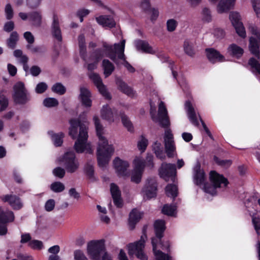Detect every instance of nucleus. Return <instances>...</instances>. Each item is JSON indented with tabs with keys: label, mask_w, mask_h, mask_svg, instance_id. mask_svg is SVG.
<instances>
[{
	"label": "nucleus",
	"mask_w": 260,
	"mask_h": 260,
	"mask_svg": "<svg viewBox=\"0 0 260 260\" xmlns=\"http://www.w3.org/2000/svg\"><path fill=\"white\" fill-rule=\"evenodd\" d=\"M28 19L32 22V25L40 27L42 24V16L39 11H33L28 13Z\"/></svg>",
	"instance_id": "obj_31"
},
{
	"label": "nucleus",
	"mask_w": 260,
	"mask_h": 260,
	"mask_svg": "<svg viewBox=\"0 0 260 260\" xmlns=\"http://www.w3.org/2000/svg\"><path fill=\"white\" fill-rule=\"evenodd\" d=\"M185 107L187 111L188 118L190 122L196 126L199 125L196 113L190 101H187L185 103Z\"/></svg>",
	"instance_id": "obj_23"
},
{
	"label": "nucleus",
	"mask_w": 260,
	"mask_h": 260,
	"mask_svg": "<svg viewBox=\"0 0 260 260\" xmlns=\"http://www.w3.org/2000/svg\"><path fill=\"white\" fill-rule=\"evenodd\" d=\"M125 41L122 40L119 44H115L114 48L111 45L103 44V47L105 49L107 53L106 56L110 58L115 64H118V61L116 57V53L124 51Z\"/></svg>",
	"instance_id": "obj_7"
},
{
	"label": "nucleus",
	"mask_w": 260,
	"mask_h": 260,
	"mask_svg": "<svg viewBox=\"0 0 260 260\" xmlns=\"http://www.w3.org/2000/svg\"><path fill=\"white\" fill-rule=\"evenodd\" d=\"M184 50L186 54L192 57L194 55V51L192 46L189 44L187 41H185L184 43Z\"/></svg>",
	"instance_id": "obj_56"
},
{
	"label": "nucleus",
	"mask_w": 260,
	"mask_h": 260,
	"mask_svg": "<svg viewBox=\"0 0 260 260\" xmlns=\"http://www.w3.org/2000/svg\"><path fill=\"white\" fill-rule=\"evenodd\" d=\"M166 196L175 199L178 196L177 186L174 184H168L165 187Z\"/></svg>",
	"instance_id": "obj_38"
},
{
	"label": "nucleus",
	"mask_w": 260,
	"mask_h": 260,
	"mask_svg": "<svg viewBox=\"0 0 260 260\" xmlns=\"http://www.w3.org/2000/svg\"><path fill=\"white\" fill-rule=\"evenodd\" d=\"M99 92L102 95L103 97L106 100H110L112 99V96L110 92L108 91L106 86L102 83V84L96 86Z\"/></svg>",
	"instance_id": "obj_46"
},
{
	"label": "nucleus",
	"mask_w": 260,
	"mask_h": 260,
	"mask_svg": "<svg viewBox=\"0 0 260 260\" xmlns=\"http://www.w3.org/2000/svg\"><path fill=\"white\" fill-rule=\"evenodd\" d=\"M259 42H260V37H258V39L251 37L249 39V50L251 53L258 59L260 58Z\"/></svg>",
	"instance_id": "obj_27"
},
{
	"label": "nucleus",
	"mask_w": 260,
	"mask_h": 260,
	"mask_svg": "<svg viewBox=\"0 0 260 260\" xmlns=\"http://www.w3.org/2000/svg\"><path fill=\"white\" fill-rule=\"evenodd\" d=\"M69 123L70 127L69 134L73 139H75L77 138L78 127H79V133L81 131L84 132H87L88 128L86 125L79 119L72 118L69 120Z\"/></svg>",
	"instance_id": "obj_9"
},
{
	"label": "nucleus",
	"mask_w": 260,
	"mask_h": 260,
	"mask_svg": "<svg viewBox=\"0 0 260 260\" xmlns=\"http://www.w3.org/2000/svg\"><path fill=\"white\" fill-rule=\"evenodd\" d=\"M178 25L177 21L174 19H169L167 22V28L168 31L172 32L174 31Z\"/></svg>",
	"instance_id": "obj_57"
},
{
	"label": "nucleus",
	"mask_w": 260,
	"mask_h": 260,
	"mask_svg": "<svg viewBox=\"0 0 260 260\" xmlns=\"http://www.w3.org/2000/svg\"><path fill=\"white\" fill-rule=\"evenodd\" d=\"M143 192L147 199L150 200L155 198L157 195V183L153 178H148L147 180L145 186L143 189Z\"/></svg>",
	"instance_id": "obj_12"
},
{
	"label": "nucleus",
	"mask_w": 260,
	"mask_h": 260,
	"mask_svg": "<svg viewBox=\"0 0 260 260\" xmlns=\"http://www.w3.org/2000/svg\"><path fill=\"white\" fill-rule=\"evenodd\" d=\"M90 79L93 81L95 86L103 83L102 79L99 74L97 73H93L89 75Z\"/></svg>",
	"instance_id": "obj_60"
},
{
	"label": "nucleus",
	"mask_w": 260,
	"mask_h": 260,
	"mask_svg": "<svg viewBox=\"0 0 260 260\" xmlns=\"http://www.w3.org/2000/svg\"><path fill=\"white\" fill-rule=\"evenodd\" d=\"M205 179V173L203 170L200 169L199 167L196 171L194 175V182L197 185H200L204 183Z\"/></svg>",
	"instance_id": "obj_41"
},
{
	"label": "nucleus",
	"mask_w": 260,
	"mask_h": 260,
	"mask_svg": "<svg viewBox=\"0 0 260 260\" xmlns=\"http://www.w3.org/2000/svg\"><path fill=\"white\" fill-rule=\"evenodd\" d=\"M51 32L54 39L58 42H62V37L59 19L55 13L53 15V21L51 25Z\"/></svg>",
	"instance_id": "obj_15"
},
{
	"label": "nucleus",
	"mask_w": 260,
	"mask_h": 260,
	"mask_svg": "<svg viewBox=\"0 0 260 260\" xmlns=\"http://www.w3.org/2000/svg\"><path fill=\"white\" fill-rule=\"evenodd\" d=\"M50 188L53 192L58 193L63 191L65 189V186L62 183L55 181L50 185Z\"/></svg>",
	"instance_id": "obj_49"
},
{
	"label": "nucleus",
	"mask_w": 260,
	"mask_h": 260,
	"mask_svg": "<svg viewBox=\"0 0 260 260\" xmlns=\"http://www.w3.org/2000/svg\"><path fill=\"white\" fill-rule=\"evenodd\" d=\"M102 66L104 69V74L106 77L111 75L115 70L114 64L107 59L103 60Z\"/></svg>",
	"instance_id": "obj_35"
},
{
	"label": "nucleus",
	"mask_w": 260,
	"mask_h": 260,
	"mask_svg": "<svg viewBox=\"0 0 260 260\" xmlns=\"http://www.w3.org/2000/svg\"><path fill=\"white\" fill-rule=\"evenodd\" d=\"M62 162L68 173H73L79 168V163L74 151L66 152L62 157Z\"/></svg>",
	"instance_id": "obj_6"
},
{
	"label": "nucleus",
	"mask_w": 260,
	"mask_h": 260,
	"mask_svg": "<svg viewBox=\"0 0 260 260\" xmlns=\"http://www.w3.org/2000/svg\"><path fill=\"white\" fill-rule=\"evenodd\" d=\"M213 160L218 166L225 168L230 167L232 164V161L230 159H221L216 155H214Z\"/></svg>",
	"instance_id": "obj_43"
},
{
	"label": "nucleus",
	"mask_w": 260,
	"mask_h": 260,
	"mask_svg": "<svg viewBox=\"0 0 260 260\" xmlns=\"http://www.w3.org/2000/svg\"><path fill=\"white\" fill-rule=\"evenodd\" d=\"M158 173L160 178L167 180L176 175V166L173 164L163 162L158 170Z\"/></svg>",
	"instance_id": "obj_11"
},
{
	"label": "nucleus",
	"mask_w": 260,
	"mask_h": 260,
	"mask_svg": "<svg viewBox=\"0 0 260 260\" xmlns=\"http://www.w3.org/2000/svg\"><path fill=\"white\" fill-rule=\"evenodd\" d=\"M141 140L138 142V148L142 152L146 150L148 144V140L143 136H141Z\"/></svg>",
	"instance_id": "obj_54"
},
{
	"label": "nucleus",
	"mask_w": 260,
	"mask_h": 260,
	"mask_svg": "<svg viewBox=\"0 0 260 260\" xmlns=\"http://www.w3.org/2000/svg\"><path fill=\"white\" fill-rule=\"evenodd\" d=\"M134 171L143 173L145 167L144 160L139 158H136L134 160Z\"/></svg>",
	"instance_id": "obj_45"
},
{
	"label": "nucleus",
	"mask_w": 260,
	"mask_h": 260,
	"mask_svg": "<svg viewBox=\"0 0 260 260\" xmlns=\"http://www.w3.org/2000/svg\"><path fill=\"white\" fill-rule=\"evenodd\" d=\"M152 149L157 158L161 160L165 158L163 147L160 142L158 141L155 142L152 146Z\"/></svg>",
	"instance_id": "obj_34"
},
{
	"label": "nucleus",
	"mask_w": 260,
	"mask_h": 260,
	"mask_svg": "<svg viewBox=\"0 0 260 260\" xmlns=\"http://www.w3.org/2000/svg\"><path fill=\"white\" fill-rule=\"evenodd\" d=\"M79 54L81 58L84 60L86 61V47L85 40L83 37L80 36L79 37Z\"/></svg>",
	"instance_id": "obj_39"
},
{
	"label": "nucleus",
	"mask_w": 260,
	"mask_h": 260,
	"mask_svg": "<svg viewBox=\"0 0 260 260\" xmlns=\"http://www.w3.org/2000/svg\"><path fill=\"white\" fill-rule=\"evenodd\" d=\"M110 192L114 205L117 208H122L123 206V201L121 198V191L118 185L114 183H111Z\"/></svg>",
	"instance_id": "obj_16"
},
{
	"label": "nucleus",
	"mask_w": 260,
	"mask_h": 260,
	"mask_svg": "<svg viewBox=\"0 0 260 260\" xmlns=\"http://www.w3.org/2000/svg\"><path fill=\"white\" fill-rule=\"evenodd\" d=\"M93 120L95 127L96 135L100 142L97 148V160L100 167H104L108 164L114 149L112 145L108 144L106 138L103 136L104 127L100 122L99 118L94 116Z\"/></svg>",
	"instance_id": "obj_1"
},
{
	"label": "nucleus",
	"mask_w": 260,
	"mask_h": 260,
	"mask_svg": "<svg viewBox=\"0 0 260 260\" xmlns=\"http://www.w3.org/2000/svg\"><path fill=\"white\" fill-rule=\"evenodd\" d=\"M91 94L89 89L84 87H80L79 100L82 105L86 108H90L92 106L91 100Z\"/></svg>",
	"instance_id": "obj_18"
},
{
	"label": "nucleus",
	"mask_w": 260,
	"mask_h": 260,
	"mask_svg": "<svg viewBox=\"0 0 260 260\" xmlns=\"http://www.w3.org/2000/svg\"><path fill=\"white\" fill-rule=\"evenodd\" d=\"M27 245L31 249L35 250H41L44 248L42 241L36 239L32 240Z\"/></svg>",
	"instance_id": "obj_47"
},
{
	"label": "nucleus",
	"mask_w": 260,
	"mask_h": 260,
	"mask_svg": "<svg viewBox=\"0 0 260 260\" xmlns=\"http://www.w3.org/2000/svg\"><path fill=\"white\" fill-rule=\"evenodd\" d=\"M113 166L119 177L126 175V172L129 167V164L127 161L123 160L117 157L113 160Z\"/></svg>",
	"instance_id": "obj_17"
},
{
	"label": "nucleus",
	"mask_w": 260,
	"mask_h": 260,
	"mask_svg": "<svg viewBox=\"0 0 260 260\" xmlns=\"http://www.w3.org/2000/svg\"><path fill=\"white\" fill-rule=\"evenodd\" d=\"M252 222L256 233L258 235L260 232V218L259 217H252Z\"/></svg>",
	"instance_id": "obj_64"
},
{
	"label": "nucleus",
	"mask_w": 260,
	"mask_h": 260,
	"mask_svg": "<svg viewBox=\"0 0 260 260\" xmlns=\"http://www.w3.org/2000/svg\"><path fill=\"white\" fill-rule=\"evenodd\" d=\"M14 215L12 211L5 212L0 207V224H6L14 220Z\"/></svg>",
	"instance_id": "obj_30"
},
{
	"label": "nucleus",
	"mask_w": 260,
	"mask_h": 260,
	"mask_svg": "<svg viewBox=\"0 0 260 260\" xmlns=\"http://www.w3.org/2000/svg\"><path fill=\"white\" fill-rule=\"evenodd\" d=\"M209 179L214 189L220 187L221 184H223V187H226L229 184L227 178L215 171L210 172Z\"/></svg>",
	"instance_id": "obj_10"
},
{
	"label": "nucleus",
	"mask_w": 260,
	"mask_h": 260,
	"mask_svg": "<svg viewBox=\"0 0 260 260\" xmlns=\"http://www.w3.org/2000/svg\"><path fill=\"white\" fill-rule=\"evenodd\" d=\"M48 134L51 136L52 141L53 142L54 146L56 147H60L63 143V138L64 136L62 132L59 133H54L53 131H49Z\"/></svg>",
	"instance_id": "obj_32"
},
{
	"label": "nucleus",
	"mask_w": 260,
	"mask_h": 260,
	"mask_svg": "<svg viewBox=\"0 0 260 260\" xmlns=\"http://www.w3.org/2000/svg\"><path fill=\"white\" fill-rule=\"evenodd\" d=\"M97 22L103 27H107L110 28H113L116 25V23L113 18L107 15H101L96 18Z\"/></svg>",
	"instance_id": "obj_25"
},
{
	"label": "nucleus",
	"mask_w": 260,
	"mask_h": 260,
	"mask_svg": "<svg viewBox=\"0 0 260 260\" xmlns=\"http://www.w3.org/2000/svg\"><path fill=\"white\" fill-rule=\"evenodd\" d=\"M101 113L103 119L113 122L114 115H117V110L115 108L111 109L108 104H106L103 106Z\"/></svg>",
	"instance_id": "obj_21"
},
{
	"label": "nucleus",
	"mask_w": 260,
	"mask_h": 260,
	"mask_svg": "<svg viewBox=\"0 0 260 260\" xmlns=\"http://www.w3.org/2000/svg\"><path fill=\"white\" fill-rule=\"evenodd\" d=\"M9 105L8 99L4 94H0V112L5 111Z\"/></svg>",
	"instance_id": "obj_55"
},
{
	"label": "nucleus",
	"mask_w": 260,
	"mask_h": 260,
	"mask_svg": "<svg viewBox=\"0 0 260 260\" xmlns=\"http://www.w3.org/2000/svg\"><path fill=\"white\" fill-rule=\"evenodd\" d=\"M136 47L138 50H141L143 52L146 53L153 54L152 47L149 45V43L144 40H138L136 41Z\"/></svg>",
	"instance_id": "obj_29"
},
{
	"label": "nucleus",
	"mask_w": 260,
	"mask_h": 260,
	"mask_svg": "<svg viewBox=\"0 0 260 260\" xmlns=\"http://www.w3.org/2000/svg\"><path fill=\"white\" fill-rule=\"evenodd\" d=\"M88 137V132H84L83 131H81L79 133L78 138L74 145V149L76 153H82L86 151L87 153H92L93 151L90 145L87 143Z\"/></svg>",
	"instance_id": "obj_5"
},
{
	"label": "nucleus",
	"mask_w": 260,
	"mask_h": 260,
	"mask_svg": "<svg viewBox=\"0 0 260 260\" xmlns=\"http://www.w3.org/2000/svg\"><path fill=\"white\" fill-rule=\"evenodd\" d=\"M202 20L205 22H210L212 21L211 11L208 8H203L202 12Z\"/></svg>",
	"instance_id": "obj_52"
},
{
	"label": "nucleus",
	"mask_w": 260,
	"mask_h": 260,
	"mask_svg": "<svg viewBox=\"0 0 260 260\" xmlns=\"http://www.w3.org/2000/svg\"><path fill=\"white\" fill-rule=\"evenodd\" d=\"M154 157L152 154L148 153L146 159L144 160L145 167L149 168L150 169L153 168L154 164L153 162Z\"/></svg>",
	"instance_id": "obj_58"
},
{
	"label": "nucleus",
	"mask_w": 260,
	"mask_h": 260,
	"mask_svg": "<svg viewBox=\"0 0 260 260\" xmlns=\"http://www.w3.org/2000/svg\"><path fill=\"white\" fill-rule=\"evenodd\" d=\"M248 63L252 69L254 70L253 72L260 75V63L255 58L251 57L249 59Z\"/></svg>",
	"instance_id": "obj_50"
},
{
	"label": "nucleus",
	"mask_w": 260,
	"mask_h": 260,
	"mask_svg": "<svg viewBox=\"0 0 260 260\" xmlns=\"http://www.w3.org/2000/svg\"><path fill=\"white\" fill-rule=\"evenodd\" d=\"M240 15L236 12H232L230 14V19L234 27L237 34L241 38L246 37V31L243 23L241 21Z\"/></svg>",
	"instance_id": "obj_8"
},
{
	"label": "nucleus",
	"mask_w": 260,
	"mask_h": 260,
	"mask_svg": "<svg viewBox=\"0 0 260 260\" xmlns=\"http://www.w3.org/2000/svg\"><path fill=\"white\" fill-rule=\"evenodd\" d=\"M153 226L155 237L151 238V244H152V239H155L157 242V246L158 239L161 241V239L164 237V232L166 229L165 221L162 219L156 220L154 222Z\"/></svg>",
	"instance_id": "obj_14"
},
{
	"label": "nucleus",
	"mask_w": 260,
	"mask_h": 260,
	"mask_svg": "<svg viewBox=\"0 0 260 260\" xmlns=\"http://www.w3.org/2000/svg\"><path fill=\"white\" fill-rule=\"evenodd\" d=\"M120 116L123 126L127 128L128 131L133 132L134 131V127L128 117L123 113H120Z\"/></svg>",
	"instance_id": "obj_44"
},
{
	"label": "nucleus",
	"mask_w": 260,
	"mask_h": 260,
	"mask_svg": "<svg viewBox=\"0 0 260 260\" xmlns=\"http://www.w3.org/2000/svg\"><path fill=\"white\" fill-rule=\"evenodd\" d=\"M1 198L4 202H8L14 210H20L23 207L20 198L16 195L7 194Z\"/></svg>",
	"instance_id": "obj_19"
},
{
	"label": "nucleus",
	"mask_w": 260,
	"mask_h": 260,
	"mask_svg": "<svg viewBox=\"0 0 260 260\" xmlns=\"http://www.w3.org/2000/svg\"><path fill=\"white\" fill-rule=\"evenodd\" d=\"M141 218L142 215L137 209H133L129 213L128 218V225L131 230H133L135 228L136 224Z\"/></svg>",
	"instance_id": "obj_24"
},
{
	"label": "nucleus",
	"mask_w": 260,
	"mask_h": 260,
	"mask_svg": "<svg viewBox=\"0 0 260 260\" xmlns=\"http://www.w3.org/2000/svg\"><path fill=\"white\" fill-rule=\"evenodd\" d=\"M12 98L14 102L17 105H25L31 100V95L21 81L16 82L13 86Z\"/></svg>",
	"instance_id": "obj_3"
},
{
	"label": "nucleus",
	"mask_w": 260,
	"mask_h": 260,
	"mask_svg": "<svg viewBox=\"0 0 260 260\" xmlns=\"http://www.w3.org/2000/svg\"><path fill=\"white\" fill-rule=\"evenodd\" d=\"M143 235L141 237L139 240L127 245L128 254L129 256L135 254L136 257L141 260H148V257L144 251L145 243L144 237L147 238L145 226L143 228Z\"/></svg>",
	"instance_id": "obj_2"
},
{
	"label": "nucleus",
	"mask_w": 260,
	"mask_h": 260,
	"mask_svg": "<svg viewBox=\"0 0 260 260\" xmlns=\"http://www.w3.org/2000/svg\"><path fill=\"white\" fill-rule=\"evenodd\" d=\"M53 92L59 95H63L66 92V88L59 82L56 83L51 87Z\"/></svg>",
	"instance_id": "obj_48"
},
{
	"label": "nucleus",
	"mask_w": 260,
	"mask_h": 260,
	"mask_svg": "<svg viewBox=\"0 0 260 260\" xmlns=\"http://www.w3.org/2000/svg\"><path fill=\"white\" fill-rule=\"evenodd\" d=\"M156 241L152 239V250L156 257V260H172V257L168 254H166L160 250H156Z\"/></svg>",
	"instance_id": "obj_28"
},
{
	"label": "nucleus",
	"mask_w": 260,
	"mask_h": 260,
	"mask_svg": "<svg viewBox=\"0 0 260 260\" xmlns=\"http://www.w3.org/2000/svg\"><path fill=\"white\" fill-rule=\"evenodd\" d=\"M5 12L7 19L11 20L13 17L14 11L10 4L6 5Z\"/></svg>",
	"instance_id": "obj_62"
},
{
	"label": "nucleus",
	"mask_w": 260,
	"mask_h": 260,
	"mask_svg": "<svg viewBox=\"0 0 260 260\" xmlns=\"http://www.w3.org/2000/svg\"><path fill=\"white\" fill-rule=\"evenodd\" d=\"M158 115L160 125L164 128H168L170 125L169 117L165 103L162 101L158 106Z\"/></svg>",
	"instance_id": "obj_13"
},
{
	"label": "nucleus",
	"mask_w": 260,
	"mask_h": 260,
	"mask_svg": "<svg viewBox=\"0 0 260 260\" xmlns=\"http://www.w3.org/2000/svg\"><path fill=\"white\" fill-rule=\"evenodd\" d=\"M74 256L75 260H88L81 250H76L74 252Z\"/></svg>",
	"instance_id": "obj_63"
},
{
	"label": "nucleus",
	"mask_w": 260,
	"mask_h": 260,
	"mask_svg": "<svg viewBox=\"0 0 260 260\" xmlns=\"http://www.w3.org/2000/svg\"><path fill=\"white\" fill-rule=\"evenodd\" d=\"M106 250L105 240H92L88 243L87 250L90 257L94 260H99L102 252Z\"/></svg>",
	"instance_id": "obj_4"
},
{
	"label": "nucleus",
	"mask_w": 260,
	"mask_h": 260,
	"mask_svg": "<svg viewBox=\"0 0 260 260\" xmlns=\"http://www.w3.org/2000/svg\"><path fill=\"white\" fill-rule=\"evenodd\" d=\"M104 56V50L102 48H98L90 53L89 59L95 62V63H98Z\"/></svg>",
	"instance_id": "obj_37"
},
{
	"label": "nucleus",
	"mask_w": 260,
	"mask_h": 260,
	"mask_svg": "<svg viewBox=\"0 0 260 260\" xmlns=\"http://www.w3.org/2000/svg\"><path fill=\"white\" fill-rule=\"evenodd\" d=\"M53 175L59 178H62L64 177L66 171L64 169L57 167L53 170Z\"/></svg>",
	"instance_id": "obj_61"
},
{
	"label": "nucleus",
	"mask_w": 260,
	"mask_h": 260,
	"mask_svg": "<svg viewBox=\"0 0 260 260\" xmlns=\"http://www.w3.org/2000/svg\"><path fill=\"white\" fill-rule=\"evenodd\" d=\"M116 84L117 86L118 89L121 92L129 97L133 98L134 96L135 93L133 89L121 78H117L116 79Z\"/></svg>",
	"instance_id": "obj_22"
},
{
	"label": "nucleus",
	"mask_w": 260,
	"mask_h": 260,
	"mask_svg": "<svg viewBox=\"0 0 260 260\" xmlns=\"http://www.w3.org/2000/svg\"><path fill=\"white\" fill-rule=\"evenodd\" d=\"M230 54L237 58H240L244 53V50L235 44H232L228 48Z\"/></svg>",
	"instance_id": "obj_36"
},
{
	"label": "nucleus",
	"mask_w": 260,
	"mask_h": 260,
	"mask_svg": "<svg viewBox=\"0 0 260 260\" xmlns=\"http://www.w3.org/2000/svg\"><path fill=\"white\" fill-rule=\"evenodd\" d=\"M43 104L46 107H54L58 105V102L55 98H47L44 100Z\"/></svg>",
	"instance_id": "obj_53"
},
{
	"label": "nucleus",
	"mask_w": 260,
	"mask_h": 260,
	"mask_svg": "<svg viewBox=\"0 0 260 260\" xmlns=\"http://www.w3.org/2000/svg\"><path fill=\"white\" fill-rule=\"evenodd\" d=\"M176 210L175 207L171 205L165 204L162 208V213L168 216H173Z\"/></svg>",
	"instance_id": "obj_51"
},
{
	"label": "nucleus",
	"mask_w": 260,
	"mask_h": 260,
	"mask_svg": "<svg viewBox=\"0 0 260 260\" xmlns=\"http://www.w3.org/2000/svg\"><path fill=\"white\" fill-rule=\"evenodd\" d=\"M84 172L87 178L92 182L96 180L94 176V170L93 165L89 162H86L83 168Z\"/></svg>",
	"instance_id": "obj_33"
},
{
	"label": "nucleus",
	"mask_w": 260,
	"mask_h": 260,
	"mask_svg": "<svg viewBox=\"0 0 260 260\" xmlns=\"http://www.w3.org/2000/svg\"><path fill=\"white\" fill-rule=\"evenodd\" d=\"M236 0H220L217 6V12L219 13L228 12L232 9Z\"/></svg>",
	"instance_id": "obj_26"
},
{
	"label": "nucleus",
	"mask_w": 260,
	"mask_h": 260,
	"mask_svg": "<svg viewBox=\"0 0 260 260\" xmlns=\"http://www.w3.org/2000/svg\"><path fill=\"white\" fill-rule=\"evenodd\" d=\"M165 146L167 156L169 158L173 157V152L175 149L174 141H165Z\"/></svg>",
	"instance_id": "obj_42"
},
{
	"label": "nucleus",
	"mask_w": 260,
	"mask_h": 260,
	"mask_svg": "<svg viewBox=\"0 0 260 260\" xmlns=\"http://www.w3.org/2000/svg\"><path fill=\"white\" fill-rule=\"evenodd\" d=\"M205 51L208 60L212 63L222 62L225 60L224 56L214 48H207Z\"/></svg>",
	"instance_id": "obj_20"
},
{
	"label": "nucleus",
	"mask_w": 260,
	"mask_h": 260,
	"mask_svg": "<svg viewBox=\"0 0 260 260\" xmlns=\"http://www.w3.org/2000/svg\"><path fill=\"white\" fill-rule=\"evenodd\" d=\"M143 173L133 171L131 176V181L136 184L139 183L142 179Z\"/></svg>",
	"instance_id": "obj_59"
},
{
	"label": "nucleus",
	"mask_w": 260,
	"mask_h": 260,
	"mask_svg": "<svg viewBox=\"0 0 260 260\" xmlns=\"http://www.w3.org/2000/svg\"><path fill=\"white\" fill-rule=\"evenodd\" d=\"M19 36L17 31H12L10 36L7 41V44L9 48L14 49L16 47L17 42L18 40Z\"/></svg>",
	"instance_id": "obj_40"
}]
</instances>
